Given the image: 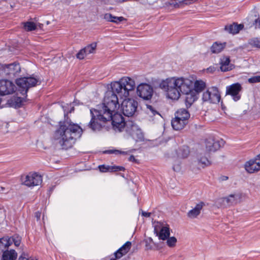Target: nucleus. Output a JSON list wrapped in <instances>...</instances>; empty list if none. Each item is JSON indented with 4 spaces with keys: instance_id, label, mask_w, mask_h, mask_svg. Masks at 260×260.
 <instances>
[{
    "instance_id": "dca6fc26",
    "label": "nucleus",
    "mask_w": 260,
    "mask_h": 260,
    "mask_svg": "<svg viewBox=\"0 0 260 260\" xmlns=\"http://www.w3.org/2000/svg\"><path fill=\"white\" fill-rule=\"evenodd\" d=\"M230 57L224 56L220 59V70L222 72H227L234 68V65L231 63Z\"/></svg>"
},
{
    "instance_id": "f3484780",
    "label": "nucleus",
    "mask_w": 260,
    "mask_h": 260,
    "mask_svg": "<svg viewBox=\"0 0 260 260\" xmlns=\"http://www.w3.org/2000/svg\"><path fill=\"white\" fill-rule=\"evenodd\" d=\"M132 247L131 242H126L122 247L114 253L116 258L119 259L126 254Z\"/></svg>"
},
{
    "instance_id": "aec40b11",
    "label": "nucleus",
    "mask_w": 260,
    "mask_h": 260,
    "mask_svg": "<svg viewBox=\"0 0 260 260\" xmlns=\"http://www.w3.org/2000/svg\"><path fill=\"white\" fill-rule=\"evenodd\" d=\"M187 123V121L182 119H179L176 117H175L171 121L173 128L177 131L182 129Z\"/></svg>"
},
{
    "instance_id": "4c0bfd02",
    "label": "nucleus",
    "mask_w": 260,
    "mask_h": 260,
    "mask_svg": "<svg viewBox=\"0 0 260 260\" xmlns=\"http://www.w3.org/2000/svg\"><path fill=\"white\" fill-rule=\"evenodd\" d=\"M24 101V98L16 97L15 99V102L16 103V105L19 107L21 106V105Z\"/></svg>"
},
{
    "instance_id": "3c124183",
    "label": "nucleus",
    "mask_w": 260,
    "mask_h": 260,
    "mask_svg": "<svg viewBox=\"0 0 260 260\" xmlns=\"http://www.w3.org/2000/svg\"><path fill=\"white\" fill-rule=\"evenodd\" d=\"M259 156H260V154H258V155H257L256 156V157H259Z\"/></svg>"
},
{
    "instance_id": "c9c22d12",
    "label": "nucleus",
    "mask_w": 260,
    "mask_h": 260,
    "mask_svg": "<svg viewBox=\"0 0 260 260\" xmlns=\"http://www.w3.org/2000/svg\"><path fill=\"white\" fill-rule=\"evenodd\" d=\"M249 44L254 47H256L257 48H259L260 45V42L258 38H254L251 40H250L249 42Z\"/></svg>"
},
{
    "instance_id": "a878e982",
    "label": "nucleus",
    "mask_w": 260,
    "mask_h": 260,
    "mask_svg": "<svg viewBox=\"0 0 260 260\" xmlns=\"http://www.w3.org/2000/svg\"><path fill=\"white\" fill-rule=\"evenodd\" d=\"M197 159L199 165H200L202 168H204L205 167L211 165V162L208 158L203 156L202 154H200L198 155Z\"/></svg>"
},
{
    "instance_id": "473e14b6",
    "label": "nucleus",
    "mask_w": 260,
    "mask_h": 260,
    "mask_svg": "<svg viewBox=\"0 0 260 260\" xmlns=\"http://www.w3.org/2000/svg\"><path fill=\"white\" fill-rule=\"evenodd\" d=\"M23 24L24 29L28 31L35 30L37 28L36 24L33 22H26Z\"/></svg>"
},
{
    "instance_id": "a19ab883",
    "label": "nucleus",
    "mask_w": 260,
    "mask_h": 260,
    "mask_svg": "<svg viewBox=\"0 0 260 260\" xmlns=\"http://www.w3.org/2000/svg\"><path fill=\"white\" fill-rule=\"evenodd\" d=\"M29 255L27 253L23 252L19 256L18 260H28Z\"/></svg>"
},
{
    "instance_id": "c03bdc74",
    "label": "nucleus",
    "mask_w": 260,
    "mask_h": 260,
    "mask_svg": "<svg viewBox=\"0 0 260 260\" xmlns=\"http://www.w3.org/2000/svg\"><path fill=\"white\" fill-rule=\"evenodd\" d=\"M229 179V177L226 176H221L219 177V180L221 181H226Z\"/></svg>"
},
{
    "instance_id": "9d476101",
    "label": "nucleus",
    "mask_w": 260,
    "mask_h": 260,
    "mask_svg": "<svg viewBox=\"0 0 260 260\" xmlns=\"http://www.w3.org/2000/svg\"><path fill=\"white\" fill-rule=\"evenodd\" d=\"M153 92L152 87L146 83L140 84L137 88L138 95L145 100H150L152 98Z\"/></svg>"
},
{
    "instance_id": "a211bd4d",
    "label": "nucleus",
    "mask_w": 260,
    "mask_h": 260,
    "mask_svg": "<svg viewBox=\"0 0 260 260\" xmlns=\"http://www.w3.org/2000/svg\"><path fill=\"white\" fill-rule=\"evenodd\" d=\"M205 204L203 202H201L197 204L194 208L189 210L187 214V216L189 218L194 219L197 218L201 213Z\"/></svg>"
},
{
    "instance_id": "7ed1b4c3",
    "label": "nucleus",
    "mask_w": 260,
    "mask_h": 260,
    "mask_svg": "<svg viewBox=\"0 0 260 260\" xmlns=\"http://www.w3.org/2000/svg\"><path fill=\"white\" fill-rule=\"evenodd\" d=\"M82 133V129L78 124L64 122L60 123L59 128L55 131L54 138L58 141L63 149H68L73 146Z\"/></svg>"
},
{
    "instance_id": "c756f323",
    "label": "nucleus",
    "mask_w": 260,
    "mask_h": 260,
    "mask_svg": "<svg viewBox=\"0 0 260 260\" xmlns=\"http://www.w3.org/2000/svg\"><path fill=\"white\" fill-rule=\"evenodd\" d=\"M206 87V83L202 80H196L194 83V91L199 93L202 92Z\"/></svg>"
},
{
    "instance_id": "412c9836",
    "label": "nucleus",
    "mask_w": 260,
    "mask_h": 260,
    "mask_svg": "<svg viewBox=\"0 0 260 260\" xmlns=\"http://www.w3.org/2000/svg\"><path fill=\"white\" fill-rule=\"evenodd\" d=\"M99 169L101 172L123 171L125 168L121 166L100 165Z\"/></svg>"
},
{
    "instance_id": "49530a36",
    "label": "nucleus",
    "mask_w": 260,
    "mask_h": 260,
    "mask_svg": "<svg viewBox=\"0 0 260 260\" xmlns=\"http://www.w3.org/2000/svg\"><path fill=\"white\" fill-rule=\"evenodd\" d=\"M41 213L40 212H37L35 213V217L37 218V220H39L41 217Z\"/></svg>"
},
{
    "instance_id": "7c9ffc66",
    "label": "nucleus",
    "mask_w": 260,
    "mask_h": 260,
    "mask_svg": "<svg viewBox=\"0 0 260 260\" xmlns=\"http://www.w3.org/2000/svg\"><path fill=\"white\" fill-rule=\"evenodd\" d=\"M96 48V43H93L86 46L84 49L87 55L95 52Z\"/></svg>"
},
{
    "instance_id": "f8f14e48",
    "label": "nucleus",
    "mask_w": 260,
    "mask_h": 260,
    "mask_svg": "<svg viewBox=\"0 0 260 260\" xmlns=\"http://www.w3.org/2000/svg\"><path fill=\"white\" fill-rule=\"evenodd\" d=\"M242 88L240 83L233 84L226 87V95L232 96L235 101H237L241 98L240 92L241 91Z\"/></svg>"
},
{
    "instance_id": "37998d69",
    "label": "nucleus",
    "mask_w": 260,
    "mask_h": 260,
    "mask_svg": "<svg viewBox=\"0 0 260 260\" xmlns=\"http://www.w3.org/2000/svg\"><path fill=\"white\" fill-rule=\"evenodd\" d=\"M216 69L214 67H210L207 69V72L208 73H213L215 71Z\"/></svg>"
},
{
    "instance_id": "0eeeda50",
    "label": "nucleus",
    "mask_w": 260,
    "mask_h": 260,
    "mask_svg": "<svg viewBox=\"0 0 260 260\" xmlns=\"http://www.w3.org/2000/svg\"><path fill=\"white\" fill-rule=\"evenodd\" d=\"M21 183L28 187H33L41 185L42 177L36 172H30L21 177Z\"/></svg>"
},
{
    "instance_id": "864d4df0",
    "label": "nucleus",
    "mask_w": 260,
    "mask_h": 260,
    "mask_svg": "<svg viewBox=\"0 0 260 260\" xmlns=\"http://www.w3.org/2000/svg\"><path fill=\"white\" fill-rule=\"evenodd\" d=\"M74 110V107H72V109H71V110Z\"/></svg>"
},
{
    "instance_id": "b1692460",
    "label": "nucleus",
    "mask_w": 260,
    "mask_h": 260,
    "mask_svg": "<svg viewBox=\"0 0 260 260\" xmlns=\"http://www.w3.org/2000/svg\"><path fill=\"white\" fill-rule=\"evenodd\" d=\"M12 245V241L9 237H5L0 239V251L4 252L8 250V247Z\"/></svg>"
},
{
    "instance_id": "20e7f679",
    "label": "nucleus",
    "mask_w": 260,
    "mask_h": 260,
    "mask_svg": "<svg viewBox=\"0 0 260 260\" xmlns=\"http://www.w3.org/2000/svg\"><path fill=\"white\" fill-rule=\"evenodd\" d=\"M244 196V194L241 192H235L225 197L218 199L216 203L220 207L228 208L235 206L242 202Z\"/></svg>"
},
{
    "instance_id": "de8ad7c7",
    "label": "nucleus",
    "mask_w": 260,
    "mask_h": 260,
    "mask_svg": "<svg viewBox=\"0 0 260 260\" xmlns=\"http://www.w3.org/2000/svg\"><path fill=\"white\" fill-rule=\"evenodd\" d=\"M128 160L131 161L136 162V159L134 155H131L128 158Z\"/></svg>"
},
{
    "instance_id": "423d86ee",
    "label": "nucleus",
    "mask_w": 260,
    "mask_h": 260,
    "mask_svg": "<svg viewBox=\"0 0 260 260\" xmlns=\"http://www.w3.org/2000/svg\"><path fill=\"white\" fill-rule=\"evenodd\" d=\"M21 72L19 63L13 62L10 64L0 63V76L13 78L18 75Z\"/></svg>"
},
{
    "instance_id": "2f4dec72",
    "label": "nucleus",
    "mask_w": 260,
    "mask_h": 260,
    "mask_svg": "<svg viewBox=\"0 0 260 260\" xmlns=\"http://www.w3.org/2000/svg\"><path fill=\"white\" fill-rule=\"evenodd\" d=\"M147 113L150 116H154L155 115L160 116L159 112L155 109V108L151 105H147Z\"/></svg>"
},
{
    "instance_id": "ea45409f",
    "label": "nucleus",
    "mask_w": 260,
    "mask_h": 260,
    "mask_svg": "<svg viewBox=\"0 0 260 260\" xmlns=\"http://www.w3.org/2000/svg\"><path fill=\"white\" fill-rule=\"evenodd\" d=\"M108 152L110 153H115V154H127L128 153V151H122L118 150H109Z\"/></svg>"
},
{
    "instance_id": "a18cd8bd",
    "label": "nucleus",
    "mask_w": 260,
    "mask_h": 260,
    "mask_svg": "<svg viewBox=\"0 0 260 260\" xmlns=\"http://www.w3.org/2000/svg\"><path fill=\"white\" fill-rule=\"evenodd\" d=\"M142 214L145 217H149L151 215V213L142 211Z\"/></svg>"
},
{
    "instance_id": "58836bf2",
    "label": "nucleus",
    "mask_w": 260,
    "mask_h": 260,
    "mask_svg": "<svg viewBox=\"0 0 260 260\" xmlns=\"http://www.w3.org/2000/svg\"><path fill=\"white\" fill-rule=\"evenodd\" d=\"M248 82L250 83H257L260 82V76H257L248 79Z\"/></svg>"
},
{
    "instance_id": "cd10ccee",
    "label": "nucleus",
    "mask_w": 260,
    "mask_h": 260,
    "mask_svg": "<svg viewBox=\"0 0 260 260\" xmlns=\"http://www.w3.org/2000/svg\"><path fill=\"white\" fill-rule=\"evenodd\" d=\"M104 19L108 21L116 23H118L124 20V18L123 17L114 16L110 13H107L105 14Z\"/></svg>"
},
{
    "instance_id": "72a5a7b5",
    "label": "nucleus",
    "mask_w": 260,
    "mask_h": 260,
    "mask_svg": "<svg viewBox=\"0 0 260 260\" xmlns=\"http://www.w3.org/2000/svg\"><path fill=\"white\" fill-rule=\"evenodd\" d=\"M12 241V244L14 243L16 246H19L21 243V238L18 235H14L11 237H9Z\"/></svg>"
},
{
    "instance_id": "6e6552de",
    "label": "nucleus",
    "mask_w": 260,
    "mask_h": 260,
    "mask_svg": "<svg viewBox=\"0 0 260 260\" xmlns=\"http://www.w3.org/2000/svg\"><path fill=\"white\" fill-rule=\"evenodd\" d=\"M137 102L132 99L124 100L121 106L123 115L127 117L133 116L137 111Z\"/></svg>"
},
{
    "instance_id": "393cba45",
    "label": "nucleus",
    "mask_w": 260,
    "mask_h": 260,
    "mask_svg": "<svg viewBox=\"0 0 260 260\" xmlns=\"http://www.w3.org/2000/svg\"><path fill=\"white\" fill-rule=\"evenodd\" d=\"M175 117L188 122V118L190 117V114L186 109L181 108L176 112Z\"/></svg>"
},
{
    "instance_id": "603ef678",
    "label": "nucleus",
    "mask_w": 260,
    "mask_h": 260,
    "mask_svg": "<svg viewBox=\"0 0 260 260\" xmlns=\"http://www.w3.org/2000/svg\"><path fill=\"white\" fill-rule=\"evenodd\" d=\"M74 110V107H72V109H71V110Z\"/></svg>"
},
{
    "instance_id": "9b49d317",
    "label": "nucleus",
    "mask_w": 260,
    "mask_h": 260,
    "mask_svg": "<svg viewBox=\"0 0 260 260\" xmlns=\"http://www.w3.org/2000/svg\"><path fill=\"white\" fill-rule=\"evenodd\" d=\"M112 121V124L113 125V127L115 129L117 128L119 131H121L122 128H123L125 125V122L124 120V118L121 114L112 112L111 114V118L107 120L106 121V123L107 121Z\"/></svg>"
},
{
    "instance_id": "39448f33",
    "label": "nucleus",
    "mask_w": 260,
    "mask_h": 260,
    "mask_svg": "<svg viewBox=\"0 0 260 260\" xmlns=\"http://www.w3.org/2000/svg\"><path fill=\"white\" fill-rule=\"evenodd\" d=\"M16 83L18 87V90L23 95H25L29 88L36 86L41 81L39 79L34 77H23L17 79Z\"/></svg>"
},
{
    "instance_id": "f03ea898",
    "label": "nucleus",
    "mask_w": 260,
    "mask_h": 260,
    "mask_svg": "<svg viewBox=\"0 0 260 260\" xmlns=\"http://www.w3.org/2000/svg\"><path fill=\"white\" fill-rule=\"evenodd\" d=\"M191 84V81L188 79L171 78L162 81L159 86L167 92V96L172 100H178L180 96L181 93L185 94L186 95L185 103L186 107L188 108L196 99L195 95L189 93Z\"/></svg>"
},
{
    "instance_id": "6ab92c4d",
    "label": "nucleus",
    "mask_w": 260,
    "mask_h": 260,
    "mask_svg": "<svg viewBox=\"0 0 260 260\" xmlns=\"http://www.w3.org/2000/svg\"><path fill=\"white\" fill-rule=\"evenodd\" d=\"M243 28V24H238L237 23H233V24L226 25L224 27V30L229 34L235 35L238 34Z\"/></svg>"
},
{
    "instance_id": "79ce46f5",
    "label": "nucleus",
    "mask_w": 260,
    "mask_h": 260,
    "mask_svg": "<svg viewBox=\"0 0 260 260\" xmlns=\"http://www.w3.org/2000/svg\"><path fill=\"white\" fill-rule=\"evenodd\" d=\"M173 170L176 172H178L181 170V167L179 164H177L176 165H174Z\"/></svg>"
},
{
    "instance_id": "8fccbe9b",
    "label": "nucleus",
    "mask_w": 260,
    "mask_h": 260,
    "mask_svg": "<svg viewBox=\"0 0 260 260\" xmlns=\"http://www.w3.org/2000/svg\"><path fill=\"white\" fill-rule=\"evenodd\" d=\"M117 258L115 257V258H111L110 260H116Z\"/></svg>"
},
{
    "instance_id": "e433bc0d",
    "label": "nucleus",
    "mask_w": 260,
    "mask_h": 260,
    "mask_svg": "<svg viewBox=\"0 0 260 260\" xmlns=\"http://www.w3.org/2000/svg\"><path fill=\"white\" fill-rule=\"evenodd\" d=\"M87 55L86 53L85 52V50L84 49H82L80 50V51L77 54L76 57L77 58L79 59H83L85 56Z\"/></svg>"
},
{
    "instance_id": "4be33fe9",
    "label": "nucleus",
    "mask_w": 260,
    "mask_h": 260,
    "mask_svg": "<svg viewBox=\"0 0 260 260\" xmlns=\"http://www.w3.org/2000/svg\"><path fill=\"white\" fill-rule=\"evenodd\" d=\"M154 232L160 240H165L170 236V230L168 226H162L159 232H158L157 229L155 228Z\"/></svg>"
},
{
    "instance_id": "1a4fd4ad",
    "label": "nucleus",
    "mask_w": 260,
    "mask_h": 260,
    "mask_svg": "<svg viewBox=\"0 0 260 260\" xmlns=\"http://www.w3.org/2000/svg\"><path fill=\"white\" fill-rule=\"evenodd\" d=\"M202 100L204 102L210 103H218L220 100V92L216 87H212L203 94Z\"/></svg>"
},
{
    "instance_id": "4468645a",
    "label": "nucleus",
    "mask_w": 260,
    "mask_h": 260,
    "mask_svg": "<svg viewBox=\"0 0 260 260\" xmlns=\"http://www.w3.org/2000/svg\"><path fill=\"white\" fill-rule=\"evenodd\" d=\"M15 85L9 80L0 81V95H5L13 93L15 90Z\"/></svg>"
},
{
    "instance_id": "2eb2a0df",
    "label": "nucleus",
    "mask_w": 260,
    "mask_h": 260,
    "mask_svg": "<svg viewBox=\"0 0 260 260\" xmlns=\"http://www.w3.org/2000/svg\"><path fill=\"white\" fill-rule=\"evenodd\" d=\"M244 168L248 173H254L260 169V161L257 158L252 159L245 162Z\"/></svg>"
},
{
    "instance_id": "09e8293b",
    "label": "nucleus",
    "mask_w": 260,
    "mask_h": 260,
    "mask_svg": "<svg viewBox=\"0 0 260 260\" xmlns=\"http://www.w3.org/2000/svg\"><path fill=\"white\" fill-rule=\"evenodd\" d=\"M257 23H258L259 25H260V20L259 19L258 17L254 19V23L253 24H256Z\"/></svg>"
},
{
    "instance_id": "c85d7f7f",
    "label": "nucleus",
    "mask_w": 260,
    "mask_h": 260,
    "mask_svg": "<svg viewBox=\"0 0 260 260\" xmlns=\"http://www.w3.org/2000/svg\"><path fill=\"white\" fill-rule=\"evenodd\" d=\"M177 153L179 158H186L189 154V148L187 146H183L178 150Z\"/></svg>"
},
{
    "instance_id": "ddd939ff",
    "label": "nucleus",
    "mask_w": 260,
    "mask_h": 260,
    "mask_svg": "<svg viewBox=\"0 0 260 260\" xmlns=\"http://www.w3.org/2000/svg\"><path fill=\"white\" fill-rule=\"evenodd\" d=\"M223 144L224 142L222 140H215L213 138H209L205 141L206 150L208 152H215Z\"/></svg>"
},
{
    "instance_id": "f257e3e1",
    "label": "nucleus",
    "mask_w": 260,
    "mask_h": 260,
    "mask_svg": "<svg viewBox=\"0 0 260 260\" xmlns=\"http://www.w3.org/2000/svg\"><path fill=\"white\" fill-rule=\"evenodd\" d=\"M111 87V90L106 92L102 104L90 110L92 118L88 125L93 131H99L105 126L106 121L111 118L112 112H115L119 108L118 97H128L129 91L135 87V82L132 78L124 77L112 82Z\"/></svg>"
},
{
    "instance_id": "f704fd0d",
    "label": "nucleus",
    "mask_w": 260,
    "mask_h": 260,
    "mask_svg": "<svg viewBox=\"0 0 260 260\" xmlns=\"http://www.w3.org/2000/svg\"><path fill=\"white\" fill-rule=\"evenodd\" d=\"M177 242V239L174 237L168 238L167 239V243L169 247H174Z\"/></svg>"
},
{
    "instance_id": "5701e85b",
    "label": "nucleus",
    "mask_w": 260,
    "mask_h": 260,
    "mask_svg": "<svg viewBox=\"0 0 260 260\" xmlns=\"http://www.w3.org/2000/svg\"><path fill=\"white\" fill-rule=\"evenodd\" d=\"M17 257V253L14 249L4 251L1 260H16Z\"/></svg>"
},
{
    "instance_id": "bb28decb",
    "label": "nucleus",
    "mask_w": 260,
    "mask_h": 260,
    "mask_svg": "<svg viewBox=\"0 0 260 260\" xmlns=\"http://www.w3.org/2000/svg\"><path fill=\"white\" fill-rule=\"evenodd\" d=\"M225 46V43L215 42L211 47V51L213 53H219L224 48Z\"/></svg>"
}]
</instances>
